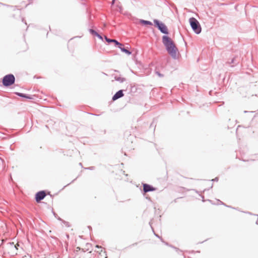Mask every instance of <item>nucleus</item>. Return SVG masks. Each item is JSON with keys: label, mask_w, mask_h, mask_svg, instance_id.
<instances>
[{"label": "nucleus", "mask_w": 258, "mask_h": 258, "mask_svg": "<svg viewBox=\"0 0 258 258\" xmlns=\"http://www.w3.org/2000/svg\"><path fill=\"white\" fill-rule=\"evenodd\" d=\"M155 189L150 185L148 184H143V190L145 192H147L151 191H153Z\"/></svg>", "instance_id": "423d86ee"}, {"label": "nucleus", "mask_w": 258, "mask_h": 258, "mask_svg": "<svg viewBox=\"0 0 258 258\" xmlns=\"http://www.w3.org/2000/svg\"><path fill=\"white\" fill-rule=\"evenodd\" d=\"M115 0H112V5H113L114 3Z\"/></svg>", "instance_id": "dca6fc26"}, {"label": "nucleus", "mask_w": 258, "mask_h": 258, "mask_svg": "<svg viewBox=\"0 0 258 258\" xmlns=\"http://www.w3.org/2000/svg\"><path fill=\"white\" fill-rule=\"evenodd\" d=\"M96 247L98 248L99 249V250L97 251L98 252H99V254H101V253L103 252V248L101 247V246H99V245H97L96 246Z\"/></svg>", "instance_id": "f8f14e48"}, {"label": "nucleus", "mask_w": 258, "mask_h": 258, "mask_svg": "<svg viewBox=\"0 0 258 258\" xmlns=\"http://www.w3.org/2000/svg\"><path fill=\"white\" fill-rule=\"evenodd\" d=\"M46 196L44 191H40L37 192L35 195V200L37 203H39L41 200H43Z\"/></svg>", "instance_id": "39448f33"}, {"label": "nucleus", "mask_w": 258, "mask_h": 258, "mask_svg": "<svg viewBox=\"0 0 258 258\" xmlns=\"http://www.w3.org/2000/svg\"><path fill=\"white\" fill-rule=\"evenodd\" d=\"M105 38L108 42H114L115 44L118 46V45H121V43L118 42L117 41H116L115 39H110L108 38L107 37H105Z\"/></svg>", "instance_id": "1a4fd4ad"}, {"label": "nucleus", "mask_w": 258, "mask_h": 258, "mask_svg": "<svg viewBox=\"0 0 258 258\" xmlns=\"http://www.w3.org/2000/svg\"><path fill=\"white\" fill-rule=\"evenodd\" d=\"M90 32L93 35H95L96 36V35L97 34V33L94 30H93V29H90Z\"/></svg>", "instance_id": "ddd939ff"}, {"label": "nucleus", "mask_w": 258, "mask_h": 258, "mask_svg": "<svg viewBox=\"0 0 258 258\" xmlns=\"http://www.w3.org/2000/svg\"><path fill=\"white\" fill-rule=\"evenodd\" d=\"M140 23L141 24H144V25H151L152 24L151 22L148 21L143 20H140Z\"/></svg>", "instance_id": "9d476101"}, {"label": "nucleus", "mask_w": 258, "mask_h": 258, "mask_svg": "<svg viewBox=\"0 0 258 258\" xmlns=\"http://www.w3.org/2000/svg\"><path fill=\"white\" fill-rule=\"evenodd\" d=\"M162 42L168 53L173 58H176L179 55V52L174 41L167 36H163Z\"/></svg>", "instance_id": "f257e3e1"}, {"label": "nucleus", "mask_w": 258, "mask_h": 258, "mask_svg": "<svg viewBox=\"0 0 258 258\" xmlns=\"http://www.w3.org/2000/svg\"><path fill=\"white\" fill-rule=\"evenodd\" d=\"M15 78L14 75L12 74L5 76L3 80V85L5 86H9L13 84L15 82Z\"/></svg>", "instance_id": "7ed1b4c3"}, {"label": "nucleus", "mask_w": 258, "mask_h": 258, "mask_svg": "<svg viewBox=\"0 0 258 258\" xmlns=\"http://www.w3.org/2000/svg\"><path fill=\"white\" fill-rule=\"evenodd\" d=\"M189 23L192 29L197 34H199L201 31V27L199 22L195 18L189 19Z\"/></svg>", "instance_id": "f03ea898"}, {"label": "nucleus", "mask_w": 258, "mask_h": 258, "mask_svg": "<svg viewBox=\"0 0 258 258\" xmlns=\"http://www.w3.org/2000/svg\"><path fill=\"white\" fill-rule=\"evenodd\" d=\"M123 96V93L122 90H119L117 92L115 95L112 97V100L113 101L117 100V99L122 97Z\"/></svg>", "instance_id": "0eeeda50"}, {"label": "nucleus", "mask_w": 258, "mask_h": 258, "mask_svg": "<svg viewBox=\"0 0 258 258\" xmlns=\"http://www.w3.org/2000/svg\"><path fill=\"white\" fill-rule=\"evenodd\" d=\"M17 94L20 96V97H24V98H28V99H32V98L30 96H27L25 94H24L23 93H17Z\"/></svg>", "instance_id": "9b49d317"}, {"label": "nucleus", "mask_w": 258, "mask_h": 258, "mask_svg": "<svg viewBox=\"0 0 258 258\" xmlns=\"http://www.w3.org/2000/svg\"><path fill=\"white\" fill-rule=\"evenodd\" d=\"M116 80L117 81H120L121 82H123L125 80V79L123 78H118L117 79H116Z\"/></svg>", "instance_id": "4468645a"}, {"label": "nucleus", "mask_w": 258, "mask_h": 258, "mask_svg": "<svg viewBox=\"0 0 258 258\" xmlns=\"http://www.w3.org/2000/svg\"><path fill=\"white\" fill-rule=\"evenodd\" d=\"M96 36H97V37H98L100 39H102V37H101L99 34H98V33H97V34L96 35Z\"/></svg>", "instance_id": "2eb2a0df"}, {"label": "nucleus", "mask_w": 258, "mask_h": 258, "mask_svg": "<svg viewBox=\"0 0 258 258\" xmlns=\"http://www.w3.org/2000/svg\"><path fill=\"white\" fill-rule=\"evenodd\" d=\"M155 23L158 26L159 29L164 34H168V29L167 27L163 23H160L158 21H155Z\"/></svg>", "instance_id": "20e7f679"}, {"label": "nucleus", "mask_w": 258, "mask_h": 258, "mask_svg": "<svg viewBox=\"0 0 258 258\" xmlns=\"http://www.w3.org/2000/svg\"><path fill=\"white\" fill-rule=\"evenodd\" d=\"M122 46H123V45L122 44H121V45H118V47L120 49V50L122 52L126 53L128 55H130L132 53V52L131 51H130L127 49L122 47Z\"/></svg>", "instance_id": "6e6552de"}]
</instances>
